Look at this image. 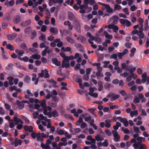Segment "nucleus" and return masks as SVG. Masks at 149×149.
Masks as SVG:
<instances>
[{
    "mask_svg": "<svg viewBox=\"0 0 149 149\" xmlns=\"http://www.w3.org/2000/svg\"><path fill=\"white\" fill-rule=\"evenodd\" d=\"M120 95L118 94H115L113 93H109L107 96V97L110 98V100L111 101L115 100H116L118 99L120 97Z\"/></svg>",
    "mask_w": 149,
    "mask_h": 149,
    "instance_id": "nucleus-1",
    "label": "nucleus"
},
{
    "mask_svg": "<svg viewBox=\"0 0 149 149\" xmlns=\"http://www.w3.org/2000/svg\"><path fill=\"white\" fill-rule=\"evenodd\" d=\"M62 66L63 68L65 67L67 68L70 67L68 56H66L64 58V60L62 62Z\"/></svg>",
    "mask_w": 149,
    "mask_h": 149,
    "instance_id": "nucleus-2",
    "label": "nucleus"
},
{
    "mask_svg": "<svg viewBox=\"0 0 149 149\" xmlns=\"http://www.w3.org/2000/svg\"><path fill=\"white\" fill-rule=\"evenodd\" d=\"M112 132L113 135L114 137L113 140L116 142H119L120 141V136L119 135L118 132L115 130H112Z\"/></svg>",
    "mask_w": 149,
    "mask_h": 149,
    "instance_id": "nucleus-3",
    "label": "nucleus"
},
{
    "mask_svg": "<svg viewBox=\"0 0 149 149\" xmlns=\"http://www.w3.org/2000/svg\"><path fill=\"white\" fill-rule=\"evenodd\" d=\"M98 3L103 6L104 8L106 9V11L107 13H111L113 12V9L111 8L109 5L105 4L104 3H102L100 2H99Z\"/></svg>",
    "mask_w": 149,
    "mask_h": 149,
    "instance_id": "nucleus-4",
    "label": "nucleus"
},
{
    "mask_svg": "<svg viewBox=\"0 0 149 149\" xmlns=\"http://www.w3.org/2000/svg\"><path fill=\"white\" fill-rule=\"evenodd\" d=\"M120 23L122 24V25L126 26L127 27L130 26L132 25L130 22L127 19H120Z\"/></svg>",
    "mask_w": 149,
    "mask_h": 149,
    "instance_id": "nucleus-5",
    "label": "nucleus"
},
{
    "mask_svg": "<svg viewBox=\"0 0 149 149\" xmlns=\"http://www.w3.org/2000/svg\"><path fill=\"white\" fill-rule=\"evenodd\" d=\"M44 74L45 78H47L49 77V75L48 73V71L46 69L42 70L41 72L39 73L38 75L40 77H44Z\"/></svg>",
    "mask_w": 149,
    "mask_h": 149,
    "instance_id": "nucleus-6",
    "label": "nucleus"
},
{
    "mask_svg": "<svg viewBox=\"0 0 149 149\" xmlns=\"http://www.w3.org/2000/svg\"><path fill=\"white\" fill-rule=\"evenodd\" d=\"M74 24L76 31L77 32L80 33L81 32V30L80 23L77 19H75L74 21Z\"/></svg>",
    "mask_w": 149,
    "mask_h": 149,
    "instance_id": "nucleus-7",
    "label": "nucleus"
},
{
    "mask_svg": "<svg viewBox=\"0 0 149 149\" xmlns=\"http://www.w3.org/2000/svg\"><path fill=\"white\" fill-rule=\"evenodd\" d=\"M87 37H89L90 38L88 40H90L93 41L96 39V41L100 40V39L99 37H95V36H92L90 33L88 32L87 33Z\"/></svg>",
    "mask_w": 149,
    "mask_h": 149,
    "instance_id": "nucleus-8",
    "label": "nucleus"
},
{
    "mask_svg": "<svg viewBox=\"0 0 149 149\" xmlns=\"http://www.w3.org/2000/svg\"><path fill=\"white\" fill-rule=\"evenodd\" d=\"M17 35V34L16 33H13L11 34L7 35V37L9 40H12L16 38Z\"/></svg>",
    "mask_w": 149,
    "mask_h": 149,
    "instance_id": "nucleus-9",
    "label": "nucleus"
},
{
    "mask_svg": "<svg viewBox=\"0 0 149 149\" xmlns=\"http://www.w3.org/2000/svg\"><path fill=\"white\" fill-rule=\"evenodd\" d=\"M77 82L79 83L80 88L82 89H84V86L82 85V79L79 76H78L76 78Z\"/></svg>",
    "mask_w": 149,
    "mask_h": 149,
    "instance_id": "nucleus-10",
    "label": "nucleus"
},
{
    "mask_svg": "<svg viewBox=\"0 0 149 149\" xmlns=\"http://www.w3.org/2000/svg\"><path fill=\"white\" fill-rule=\"evenodd\" d=\"M51 51L50 50L48 46H47L45 48V49L43 50L42 52V55L43 56H45L46 55V54H49Z\"/></svg>",
    "mask_w": 149,
    "mask_h": 149,
    "instance_id": "nucleus-11",
    "label": "nucleus"
},
{
    "mask_svg": "<svg viewBox=\"0 0 149 149\" xmlns=\"http://www.w3.org/2000/svg\"><path fill=\"white\" fill-rule=\"evenodd\" d=\"M21 19L20 16L19 15H17L15 16L13 19V21L14 23L17 24L19 23Z\"/></svg>",
    "mask_w": 149,
    "mask_h": 149,
    "instance_id": "nucleus-12",
    "label": "nucleus"
},
{
    "mask_svg": "<svg viewBox=\"0 0 149 149\" xmlns=\"http://www.w3.org/2000/svg\"><path fill=\"white\" fill-rule=\"evenodd\" d=\"M74 46L77 49H79L80 52H83L84 50V47L81 44L79 43H77Z\"/></svg>",
    "mask_w": 149,
    "mask_h": 149,
    "instance_id": "nucleus-13",
    "label": "nucleus"
},
{
    "mask_svg": "<svg viewBox=\"0 0 149 149\" xmlns=\"http://www.w3.org/2000/svg\"><path fill=\"white\" fill-rule=\"evenodd\" d=\"M31 22V20L29 19L23 22L21 24V26L23 27H25L29 25Z\"/></svg>",
    "mask_w": 149,
    "mask_h": 149,
    "instance_id": "nucleus-14",
    "label": "nucleus"
},
{
    "mask_svg": "<svg viewBox=\"0 0 149 149\" xmlns=\"http://www.w3.org/2000/svg\"><path fill=\"white\" fill-rule=\"evenodd\" d=\"M13 120L15 122V124L16 125H17L19 123L21 124L23 123L21 119L15 116L14 117Z\"/></svg>",
    "mask_w": 149,
    "mask_h": 149,
    "instance_id": "nucleus-15",
    "label": "nucleus"
},
{
    "mask_svg": "<svg viewBox=\"0 0 149 149\" xmlns=\"http://www.w3.org/2000/svg\"><path fill=\"white\" fill-rule=\"evenodd\" d=\"M24 128L26 131H28L30 132H31L33 131V128L31 126L25 125L24 126Z\"/></svg>",
    "mask_w": 149,
    "mask_h": 149,
    "instance_id": "nucleus-16",
    "label": "nucleus"
},
{
    "mask_svg": "<svg viewBox=\"0 0 149 149\" xmlns=\"http://www.w3.org/2000/svg\"><path fill=\"white\" fill-rule=\"evenodd\" d=\"M53 63L57 66H59L61 65V62L58 60L56 58H54L52 60Z\"/></svg>",
    "mask_w": 149,
    "mask_h": 149,
    "instance_id": "nucleus-17",
    "label": "nucleus"
},
{
    "mask_svg": "<svg viewBox=\"0 0 149 149\" xmlns=\"http://www.w3.org/2000/svg\"><path fill=\"white\" fill-rule=\"evenodd\" d=\"M68 17L70 20H74V21L75 19H77L73 13L71 12L68 13Z\"/></svg>",
    "mask_w": 149,
    "mask_h": 149,
    "instance_id": "nucleus-18",
    "label": "nucleus"
},
{
    "mask_svg": "<svg viewBox=\"0 0 149 149\" xmlns=\"http://www.w3.org/2000/svg\"><path fill=\"white\" fill-rule=\"evenodd\" d=\"M37 140L38 141H40L41 143H42L44 141V139L41 136V133L40 132L37 133Z\"/></svg>",
    "mask_w": 149,
    "mask_h": 149,
    "instance_id": "nucleus-19",
    "label": "nucleus"
},
{
    "mask_svg": "<svg viewBox=\"0 0 149 149\" xmlns=\"http://www.w3.org/2000/svg\"><path fill=\"white\" fill-rule=\"evenodd\" d=\"M16 102L17 103V105L18 106V109H22L24 107V104L22 103L21 102H20L19 100H17L16 101Z\"/></svg>",
    "mask_w": 149,
    "mask_h": 149,
    "instance_id": "nucleus-20",
    "label": "nucleus"
},
{
    "mask_svg": "<svg viewBox=\"0 0 149 149\" xmlns=\"http://www.w3.org/2000/svg\"><path fill=\"white\" fill-rule=\"evenodd\" d=\"M15 52L18 54V56H22L24 53V51L22 50L16 49L15 50Z\"/></svg>",
    "mask_w": 149,
    "mask_h": 149,
    "instance_id": "nucleus-21",
    "label": "nucleus"
},
{
    "mask_svg": "<svg viewBox=\"0 0 149 149\" xmlns=\"http://www.w3.org/2000/svg\"><path fill=\"white\" fill-rule=\"evenodd\" d=\"M94 120L93 119H92L89 122L90 125L93 127L95 130H97V127L94 123Z\"/></svg>",
    "mask_w": 149,
    "mask_h": 149,
    "instance_id": "nucleus-22",
    "label": "nucleus"
},
{
    "mask_svg": "<svg viewBox=\"0 0 149 149\" xmlns=\"http://www.w3.org/2000/svg\"><path fill=\"white\" fill-rule=\"evenodd\" d=\"M66 40L68 42L71 44H74L75 42L74 40L70 37H67Z\"/></svg>",
    "mask_w": 149,
    "mask_h": 149,
    "instance_id": "nucleus-23",
    "label": "nucleus"
},
{
    "mask_svg": "<svg viewBox=\"0 0 149 149\" xmlns=\"http://www.w3.org/2000/svg\"><path fill=\"white\" fill-rule=\"evenodd\" d=\"M7 79L9 80L8 83L11 86H12L14 84L13 81L14 79V77H12L9 76L8 77Z\"/></svg>",
    "mask_w": 149,
    "mask_h": 149,
    "instance_id": "nucleus-24",
    "label": "nucleus"
},
{
    "mask_svg": "<svg viewBox=\"0 0 149 149\" xmlns=\"http://www.w3.org/2000/svg\"><path fill=\"white\" fill-rule=\"evenodd\" d=\"M77 40L79 41L80 40L81 42L83 43H85L86 40V38L85 37L82 36H79L77 38Z\"/></svg>",
    "mask_w": 149,
    "mask_h": 149,
    "instance_id": "nucleus-25",
    "label": "nucleus"
},
{
    "mask_svg": "<svg viewBox=\"0 0 149 149\" xmlns=\"http://www.w3.org/2000/svg\"><path fill=\"white\" fill-rule=\"evenodd\" d=\"M49 31L51 34L56 35L58 33L57 31L53 27H51L50 28Z\"/></svg>",
    "mask_w": 149,
    "mask_h": 149,
    "instance_id": "nucleus-26",
    "label": "nucleus"
},
{
    "mask_svg": "<svg viewBox=\"0 0 149 149\" xmlns=\"http://www.w3.org/2000/svg\"><path fill=\"white\" fill-rule=\"evenodd\" d=\"M121 6L118 4H114V11H116V10H120L121 9Z\"/></svg>",
    "mask_w": 149,
    "mask_h": 149,
    "instance_id": "nucleus-27",
    "label": "nucleus"
},
{
    "mask_svg": "<svg viewBox=\"0 0 149 149\" xmlns=\"http://www.w3.org/2000/svg\"><path fill=\"white\" fill-rule=\"evenodd\" d=\"M121 125V124L118 122H117L116 123V125L113 126V128L115 130H117L118 129L119 127H120Z\"/></svg>",
    "mask_w": 149,
    "mask_h": 149,
    "instance_id": "nucleus-28",
    "label": "nucleus"
},
{
    "mask_svg": "<svg viewBox=\"0 0 149 149\" xmlns=\"http://www.w3.org/2000/svg\"><path fill=\"white\" fill-rule=\"evenodd\" d=\"M41 146L42 149H50L51 147L49 145H45L42 143H41Z\"/></svg>",
    "mask_w": 149,
    "mask_h": 149,
    "instance_id": "nucleus-29",
    "label": "nucleus"
},
{
    "mask_svg": "<svg viewBox=\"0 0 149 149\" xmlns=\"http://www.w3.org/2000/svg\"><path fill=\"white\" fill-rule=\"evenodd\" d=\"M40 107L42 108L40 109V111H42L43 109L46 108V104L45 101H42L40 104Z\"/></svg>",
    "mask_w": 149,
    "mask_h": 149,
    "instance_id": "nucleus-30",
    "label": "nucleus"
},
{
    "mask_svg": "<svg viewBox=\"0 0 149 149\" xmlns=\"http://www.w3.org/2000/svg\"><path fill=\"white\" fill-rule=\"evenodd\" d=\"M104 34L105 37L108 39H111L112 38V36L111 35H110L109 34L108 32L105 31L104 32Z\"/></svg>",
    "mask_w": 149,
    "mask_h": 149,
    "instance_id": "nucleus-31",
    "label": "nucleus"
},
{
    "mask_svg": "<svg viewBox=\"0 0 149 149\" xmlns=\"http://www.w3.org/2000/svg\"><path fill=\"white\" fill-rule=\"evenodd\" d=\"M110 120L109 119H107L105 120L106 123L105 126L107 128H109L111 125Z\"/></svg>",
    "mask_w": 149,
    "mask_h": 149,
    "instance_id": "nucleus-32",
    "label": "nucleus"
},
{
    "mask_svg": "<svg viewBox=\"0 0 149 149\" xmlns=\"http://www.w3.org/2000/svg\"><path fill=\"white\" fill-rule=\"evenodd\" d=\"M29 49L30 51L34 53H39V51L38 49H34L33 48H29Z\"/></svg>",
    "mask_w": 149,
    "mask_h": 149,
    "instance_id": "nucleus-33",
    "label": "nucleus"
},
{
    "mask_svg": "<svg viewBox=\"0 0 149 149\" xmlns=\"http://www.w3.org/2000/svg\"><path fill=\"white\" fill-rule=\"evenodd\" d=\"M39 39L40 40L43 41H45L46 40V37L45 35L41 34V36L39 37Z\"/></svg>",
    "mask_w": 149,
    "mask_h": 149,
    "instance_id": "nucleus-34",
    "label": "nucleus"
},
{
    "mask_svg": "<svg viewBox=\"0 0 149 149\" xmlns=\"http://www.w3.org/2000/svg\"><path fill=\"white\" fill-rule=\"evenodd\" d=\"M31 57L33 58L34 59L38 60L40 59V58L41 57V56L40 55L36 54L32 55L31 56Z\"/></svg>",
    "mask_w": 149,
    "mask_h": 149,
    "instance_id": "nucleus-35",
    "label": "nucleus"
},
{
    "mask_svg": "<svg viewBox=\"0 0 149 149\" xmlns=\"http://www.w3.org/2000/svg\"><path fill=\"white\" fill-rule=\"evenodd\" d=\"M77 110L76 109L74 108L72 109L71 111V112L72 113H73L74 116L76 117H78L79 116V114H78V113H77Z\"/></svg>",
    "mask_w": 149,
    "mask_h": 149,
    "instance_id": "nucleus-36",
    "label": "nucleus"
},
{
    "mask_svg": "<svg viewBox=\"0 0 149 149\" xmlns=\"http://www.w3.org/2000/svg\"><path fill=\"white\" fill-rule=\"evenodd\" d=\"M121 123H123L124 124L125 127H127L128 125V122L127 119L125 118H124L123 121V120Z\"/></svg>",
    "mask_w": 149,
    "mask_h": 149,
    "instance_id": "nucleus-37",
    "label": "nucleus"
},
{
    "mask_svg": "<svg viewBox=\"0 0 149 149\" xmlns=\"http://www.w3.org/2000/svg\"><path fill=\"white\" fill-rule=\"evenodd\" d=\"M31 30V27H28L24 29V32L25 34H28L29 33V32Z\"/></svg>",
    "mask_w": 149,
    "mask_h": 149,
    "instance_id": "nucleus-38",
    "label": "nucleus"
},
{
    "mask_svg": "<svg viewBox=\"0 0 149 149\" xmlns=\"http://www.w3.org/2000/svg\"><path fill=\"white\" fill-rule=\"evenodd\" d=\"M121 129L122 131L124 132L125 134H129L130 133V131L127 128H125V127H122Z\"/></svg>",
    "mask_w": 149,
    "mask_h": 149,
    "instance_id": "nucleus-39",
    "label": "nucleus"
},
{
    "mask_svg": "<svg viewBox=\"0 0 149 149\" xmlns=\"http://www.w3.org/2000/svg\"><path fill=\"white\" fill-rule=\"evenodd\" d=\"M140 102V100L138 97L135 96L134 97L133 102L135 104L139 103Z\"/></svg>",
    "mask_w": 149,
    "mask_h": 149,
    "instance_id": "nucleus-40",
    "label": "nucleus"
},
{
    "mask_svg": "<svg viewBox=\"0 0 149 149\" xmlns=\"http://www.w3.org/2000/svg\"><path fill=\"white\" fill-rule=\"evenodd\" d=\"M37 35V33L36 31L34 30L33 31V32L31 35V39L33 40L35 38L36 36Z\"/></svg>",
    "mask_w": 149,
    "mask_h": 149,
    "instance_id": "nucleus-41",
    "label": "nucleus"
},
{
    "mask_svg": "<svg viewBox=\"0 0 149 149\" xmlns=\"http://www.w3.org/2000/svg\"><path fill=\"white\" fill-rule=\"evenodd\" d=\"M119 18L118 16H116V15H114L113 16V23L116 24V23H117L118 19Z\"/></svg>",
    "mask_w": 149,
    "mask_h": 149,
    "instance_id": "nucleus-42",
    "label": "nucleus"
},
{
    "mask_svg": "<svg viewBox=\"0 0 149 149\" xmlns=\"http://www.w3.org/2000/svg\"><path fill=\"white\" fill-rule=\"evenodd\" d=\"M6 48L7 49H9L11 51H13L14 50L13 47L10 44L7 45Z\"/></svg>",
    "mask_w": 149,
    "mask_h": 149,
    "instance_id": "nucleus-43",
    "label": "nucleus"
},
{
    "mask_svg": "<svg viewBox=\"0 0 149 149\" xmlns=\"http://www.w3.org/2000/svg\"><path fill=\"white\" fill-rule=\"evenodd\" d=\"M57 132L60 135H62L64 134V131L61 129H60L58 128L57 129Z\"/></svg>",
    "mask_w": 149,
    "mask_h": 149,
    "instance_id": "nucleus-44",
    "label": "nucleus"
},
{
    "mask_svg": "<svg viewBox=\"0 0 149 149\" xmlns=\"http://www.w3.org/2000/svg\"><path fill=\"white\" fill-rule=\"evenodd\" d=\"M110 84L108 83H105L104 85V88L105 89L108 90V91H109L110 90Z\"/></svg>",
    "mask_w": 149,
    "mask_h": 149,
    "instance_id": "nucleus-45",
    "label": "nucleus"
},
{
    "mask_svg": "<svg viewBox=\"0 0 149 149\" xmlns=\"http://www.w3.org/2000/svg\"><path fill=\"white\" fill-rule=\"evenodd\" d=\"M30 81L31 79L29 76L27 75L25 77L24 79V81L25 82L28 83L30 82Z\"/></svg>",
    "mask_w": 149,
    "mask_h": 149,
    "instance_id": "nucleus-46",
    "label": "nucleus"
},
{
    "mask_svg": "<svg viewBox=\"0 0 149 149\" xmlns=\"http://www.w3.org/2000/svg\"><path fill=\"white\" fill-rule=\"evenodd\" d=\"M138 112L137 110L134 111H132L130 113V115L131 117H133L134 115H138Z\"/></svg>",
    "mask_w": 149,
    "mask_h": 149,
    "instance_id": "nucleus-47",
    "label": "nucleus"
},
{
    "mask_svg": "<svg viewBox=\"0 0 149 149\" xmlns=\"http://www.w3.org/2000/svg\"><path fill=\"white\" fill-rule=\"evenodd\" d=\"M57 94L56 91L55 90H53L51 92V96L52 97H53L54 96H56Z\"/></svg>",
    "mask_w": 149,
    "mask_h": 149,
    "instance_id": "nucleus-48",
    "label": "nucleus"
},
{
    "mask_svg": "<svg viewBox=\"0 0 149 149\" xmlns=\"http://www.w3.org/2000/svg\"><path fill=\"white\" fill-rule=\"evenodd\" d=\"M137 35L139 36V39H143L145 36L144 34L143 33H139Z\"/></svg>",
    "mask_w": 149,
    "mask_h": 149,
    "instance_id": "nucleus-49",
    "label": "nucleus"
},
{
    "mask_svg": "<svg viewBox=\"0 0 149 149\" xmlns=\"http://www.w3.org/2000/svg\"><path fill=\"white\" fill-rule=\"evenodd\" d=\"M95 139L96 140L98 141H102V138H101L99 135H97L95 136Z\"/></svg>",
    "mask_w": 149,
    "mask_h": 149,
    "instance_id": "nucleus-50",
    "label": "nucleus"
},
{
    "mask_svg": "<svg viewBox=\"0 0 149 149\" xmlns=\"http://www.w3.org/2000/svg\"><path fill=\"white\" fill-rule=\"evenodd\" d=\"M102 146L105 147H107L109 145V143L107 139H105L104 141L102 143Z\"/></svg>",
    "mask_w": 149,
    "mask_h": 149,
    "instance_id": "nucleus-51",
    "label": "nucleus"
},
{
    "mask_svg": "<svg viewBox=\"0 0 149 149\" xmlns=\"http://www.w3.org/2000/svg\"><path fill=\"white\" fill-rule=\"evenodd\" d=\"M137 9V6H135V5H134L131 6L130 7V10L132 11H134Z\"/></svg>",
    "mask_w": 149,
    "mask_h": 149,
    "instance_id": "nucleus-52",
    "label": "nucleus"
},
{
    "mask_svg": "<svg viewBox=\"0 0 149 149\" xmlns=\"http://www.w3.org/2000/svg\"><path fill=\"white\" fill-rule=\"evenodd\" d=\"M87 126V124L84 122H83L81 123L80 125L81 128L82 129H84Z\"/></svg>",
    "mask_w": 149,
    "mask_h": 149,
    "instance_id": "nucleus-53",
    "label": "nucleus"
},
{
    "mask_svg": "<svg viewBox=\"0 0 149 149\" xmlns=\"http://www.w3.org/2000/svg\"><path fill=\"white\" fill-rule=\"evenodd\" d=\"M8 24L7 23L5 22H3L2 23V28L3 29H5L8 26Z\"/></svg>",
    "mask_w": 149,
    "mask_h": 149,
    "instance_id": "nucleus-54",
    "label": "nucleus"
},
{
    "mask_svg": "<svg viewBox=\"0 0 149 149\" xmlns=\"http://www.w3.org/2000/svg\"><path fill=\"white\" fill-rule=\"evenodd\" d=\"M132 43L130 42H126L125 44V46L128 48L130 49L131 47V45H132Z\"/></svg>",
    "mask_w": 149,
    "mask_h": 149,
    "instance_id": "nucleus-55",
    "label": "nucleus"
},
{
    "mask_svg": "<svg viewBox=\"0 0 149 149\" xmlns=\"http://www.w3.org/2000/svg\"><path fill=\"white\" fill-rule=\"evenodd\" d=\"M52 114L53 116L54 117H56L58 116V114L57 112V111L56 110L53 111L52 112Z\"/></svg>",
    "mask_w": 149,
    "mask_h": 149,
    "instance_id": "nucleus-56",
    "label": "nucleus"
},
{
    "mask_svg": "<svg viewBox=\"0 0 149 149\" xmlns=\"http://www.w3.org/2000/svg\"><path fill=\"white\" fill-rule=\"evenodd\" d=\"M110 58L111 59L113 58L115 60L117 59V54L115 53L112 54Z\"/></svg>",
    "mask_w": 149,
    "mask_h": 149,
    "instance_id": "nucleus-57",
    "label": "nucleus"
},
{
    "mask_svg": "<svg viewBox=\"0 0 149 149\" xmlns=\"http://www.w3.org/2000/svg\"><path fill=\"white\" fill-rule=\"evenodd\" d=\"M106 135L108 136H110L111 135V131L109 129L105 131Z\"/></svg>",
    "mask_w": 149,
    "mask_h": 149,
    "instance_id": "nucleus-58",
    "label": "nucleus"
},
{
    "mask_svg": "<svg viewBox=\"0 0 149 149\" xmlns=\"http://www.w3.org/2000/svg\"><path fill=\"white\" fill-rule=\"evenodd\" d=\"M119 29L118 27L116 25H114L113 29V31L117 33Z\"/></svg>",
    "mask_w": 149,
    "mask_h": 149,
    "instance_id": "nucleus-59",
    "label": "nucleus"
},
{
    "mask_svg": "<svg viewBox=\"0 0 149 149\" xmlns=\"http://www.w3.org/2000/svg\"><path fill=\"white\" fill-rule=\"evenodd\" d=\"M32 132L31 134V136L33 139H35L37 137V133L33 131Z\"/></svg>",
    "mask_w": 149,
    "mask_h": 149,
    "instance_id": "nucleus-60",
    "label": "nucleus"
},
{
    "mask_svg": "<svg viewBox=\"0 0 149 149\" xmlns=\"http://www.w3.org/2000/svg\"><path fill=\"white\" fill-rule=\"evenodd\" d=\"M33 118L34 119L38 117L39 113L37 112H35L33 113Z\"/></svg>",
    "mask_w": 149,
    "mask_h": 149,
    "instance_id": "nucleus-61",
    "label": "nucleus"
},
{
    "mask_svg": "<svg viewBox=\"0 0 149 149\" xmlns=\"http://www.w3.org/2000/svg\"><path fill=\"white\" fill-rule=\"evenodd\" d=\"M90 94H89V95L93 97L94 98L97 97L98 96V94L97 93H90Z\"/></svg>",
    "mask_w": 149,
    "mask_h": 149,
    "instance_id": "nucleus-62",
    "label": "nucleus"
},
{
    "mask_svg": "<svg viewBox=\"0 0 149 149\" xmlns=\"http://www.w3.org/2000/svg\"><path fill=\"white\" fill-rule=\"evenodd\" d=\"M40 107V106L38 103H35V104L34 108L35 109H39Z\"/></svg>",
    "mask_w": 149,
    "mask_h": 149,
    "instance_id": "nucleus-63",
    "label": "nucleus"
},
{
    "mask_svg": "<svg viewBox=\"0 0 149 149\" xmlns=\"http://www.w3.org/2000/svg\"><path fill=\"white\" fill-rule=\"evenodd\" d=\"M0 113L1 115H4L5 114V111L2 107H0Z\"/></svg>",
    "mask_w": 149,
    "mask_h": 149,
    "instance_id": "nucleus-64",
    "label": "nucleus"
}]
</instances>
